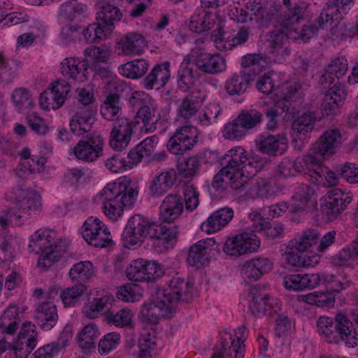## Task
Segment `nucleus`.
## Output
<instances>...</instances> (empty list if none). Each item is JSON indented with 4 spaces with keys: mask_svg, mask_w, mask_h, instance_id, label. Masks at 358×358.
<instances>
[{
    "mask_svg": "<svg viewBox=\"0 0 358 358\" xmlns=\"http://www.w3.org/2000/svg\"><path fill=\"white\" fill-rule=\"evenodd\" d=\"M316 122V113L313 110H308L299 115L292 123V134L294 138L296 144V138L300 140L298 149L301 150L303 145L302 139L313 131Z\"/></svg>",
    "mask_w": 358,
    "mask_h": 358,
    "instance_id": "obj_26",
    "label": "nucleus"
},
{
    "mask_svg": "<svg viewBox=\"0 0 358 358\" xmlns=\"http://www.w3.org/2000/svg\"><path fill=\"white\" fill-rule=\"evenodd\" d=\"M259 150L270 155L282 154L287 149L286 138L280 135L262 136L257 143Z\"/></svg>",
    "mask_w": 358,
    "mask_h": 358,
    "instance_id": "obj_39",
    "label": "nucleus"
},
{
    "mask_svg": "<svg viewBox=\"0 0 358 358\" xmlns=\"http://www.w3.org/2000/svg\"><path fill=\"white\" fill-rule=\"evenodd\" d=\"M322 161L321 158L317 157L315 153L313 152L312 148L310 153L297 157L295 160L292 161L295 176L296 174H305L314 178L315 176L314 171L317 169L316 167L319 166Z\"/></svg>",
    "mask_w": 358,
    "mask_h": 358,
    "instance_id": "obj_35",
    "label": "nucleus"
},
{
    "mask_svg": "<svg viewBox=\"0 0 358 358\" xmlns=\"http://www.w3.org/2000/svg\"><path fill=\"white\" fill-rule=\"evenodd\" d=\"M355 0H328L322 9L317 22L322 29L337 27L353 6Z\"/></svg>",
    "mask_w": 358,
    "mask_h": 358,
    "instance_id": "obj_11",
    "label": "nucleus"
},
{
    "mask_svg": "<svg viewBox=\"0 0 358 358\" xmlns=\"http://www.w3.org/2000/svg\"><path fill=\"white\" fill-rule=\"evenodd\" d=\"M327 275L323 273L291 274L283 278V285L287 289L301 291L324 285Z\"/></svg>",
    "mask_w": 358,
    "mask_h": 358,
    "instance_id": "obj_18",
    "label": "nucleus"
},
{
    "mask_svg": "<svg viewBox=\"0 0 358 358\" xmlns=\"http://www.w3.org/2000/svg\"><path fill=\"white\" fill-rule=\"evenodd\" d=\"M126 275L131 281H151L162 278L164 271L155 262L140 259L133 261L127 268Z\"/></svg>",
    "mask_w": 358,
    "mask_h": 358,
    "instance_id": "obj_13",
    "label": "nucleus"
},
{
    "mask_svg": "<svg viewBox=\"0 0 358 358\" xmlns=\"http://www.w3.org/2000/svg\"><path fill=\"white\" fill-rule=\"evenodd\" d=\"M177 235L176 227L167 228L141 215H134L124 228L122 239L125 246L129 247L141 245L145 238H157L167 248L176 242Z\"/></svg>",
    "mask_w": 358,
    "mask_h": 358,
    "instance_id": "obj_1",
    "label": "nucleus"
},
{
    "mask_svg": "<svg viewBox=\"0 0 358 358\" xmlns=\"http://www.w3.org/2000/svg\"><path fill=\"white\" fill-rule=\"evenodd\" d=\"M237 117L248 132L257 127L263 120L262 113L256 109L243 110Z\"/></svg>",
    "mask_w": 358,
    "mask_h": 358,
    "instance_id": "obj_60",
    "label": "nucleus"
},
{
    "mask_svg": "<svg viewBox=\"0 0 358 358\" xmlns=\"http://www.w3.org/2000/svg\"><path fill=\"white\" fill-rule=\"evenodd\" d=\"M94 268L91 262H80L73 266L70 269L69 275L72 281H77L79 283L85 282L94 275Z\"/></svg>",
    "mask_w": 358,
    "mask_h": 358,
    "instance_id": "obj_52",
    "label": "nucleus"
},
{
    "mask_svg": "<svg viewBox=\"0 0 358 358\" xmlns=\"http://www.w3.org/2000/svg\"><path fill=\"white\" fill-rule=\"evenodd\" d=\"M69 91L70 86L65 79L55 81L41 94L39 97L41 108L45 110H55L60 108L64 105Z\"/></svg>",
    "mask_w": 358,
    "mask_h": 358,
    "instance_id": "obj_12",
    "label": "nucleus"
},
{
    "mask_svg": "<svg viewBox=\"0 0 358 358\" xmlns=\"http://www.w3.org/2000/svg\"><path fill=\"white\" fill-rule=\"evenodd\" d=\"M118 45L124 55H139L146 47V41L142 34L129 32L120 38Z\"/></svg>",
    "mask_w": 358,
    "mask_h": 358,
    "instance_id": "obj_30",
    "label": "nucleus"
},
{
    "mask_svg": "<svg viewBox=\"0 0 358 358\" xmlns=\"http://www.w3.org/2000/svg\"><path fill=\"white\" fill-rule=\"evenodd\" d=\"M38 334L36 327L30 322L24 323L18 334L19 345L36 347L37 344Z\"/></svg>",
    "mask_w": 358,
    "mask_h": 358,
    "instance_id": "obj_59",
    "label": "nucleus"
},
{
    "mask_svg": "<svg viewBox=\"0 0 358 358\" xmlns=\"http://www.w3.org/2000/svg\"><path fill=\"white\" fill-rule=\"evenodd\" d=\"M20 317L18 308L15 306H9L0 317V333L13 335L19 329Z\"/></svg>",
    "mask_w": 358,
    "mask_h": 358,
    "instance_id": "obj_47",
    "label": "nucleus"
},
{
    "mask_svg": "<svg viewBox=\"0 0 358 358\" xmlns=\"http://www.w3.org/2000/svg\"><path fill=\"white\" fill-rule=\"evenodd\" d=\"M132 315L131 311L128 308L115 311L110 307L109 310L104 313L105 319L108 323L120 327L129 325L131 322Z\"/></svg>",
    "mask_w": 358,
    "mask_h": 358,
    "instance_id": "obj_56",
    "label": "nucleus"
},
{
    "mask_svg": "<svg viewBox=\"0 0 358 358\" xmlns=\"http://www.w3.org/2000/svg\"><path fill=\"white\" fill-rule=\"evenodd\" d=\"M35 320L43 330H50L58 320L56 306L50 302L41 303L36 308Z\"/></svg>",
    "mask_w": 358,
    "mask_h": 358,
    "instance_id": "obj_32",
    "label": "nucleus"
},
{
    "mask_svg": "<svg viewBox=\"0 0 358 358\" xmlns=\"http://www.w3.org/2000/svg\"><path fill=\"white\" fill-rule=\"evenodd\" d=\"M346 94L341 88H330L322 103V112L324 116L335 115L342 106Z\"/></svg>",
    "mask_w": 358,
    "mask_h": 358,
    "instance_id": "obj_34",
    "label": "nucleus"
},
{
    "mask_svg": "<svg viewBox=\"0 0 358 358\" xmlns=\"http://www.w3.org/2000/svg\"><path fill=\"white\" fill-rule=\"evenodd\" d=\"M198 132L192 125H185L176 129L167 143L168 150L173 155H182L190 150L196 143Z\"/></svg>",
    "mask_w": 358,
    "mask_h": 358,
    "instance_id": "obj_14",
    "label": "nucleus"
},
{
    "mask_svg": "<svg viewBox=\"0 0 358 358\" xmlns=\"http://www.w3.org/2000/svg\"><path fill=\"white\" fill-rule=\"evenodd\" d=\"M320 238V234L316 229H308L303 231L298 238L291 240L289 247L292 250L308 252L314 246H317Z\"/></svg>",
    "mask_w": 358,
    "mask_h": 358,
    "instance_id": "obj_42",
    "label": "nucleus"
},
{
    "mask_svg": "<svg viewBox=\"0 0 358 358\" xmlns=\"http://www.w3.org/2000/svg\"><path fill=\"white\" fill-rule=\"evenodd\" d=\"M227 169L234 173V177L241 181H246L261 171L266 160L259 155H251L243 147L237 146L229 150L225 155Z\"/></svg>",
    "mask_w": 358,
    "mask_h": 358,
    "instance_id": "obj_5",
    "label": "nucleus"
},
{
    "mask_svg": "<svg viewBox=\"0 0 358 358\" xmlns=\"http://www.w3.org/2000/svg\"><path fill=\"white\" fill-rule=\"evenodd\" d=\"M177 179V173L175 170L161 173L153 180L150 186V193L153 196H160L166 193L174 185Z\"/></svg>",
    "mask_w": 358,
    "mask_h": 358,
    "instance_id": "obj_46",
    "label": "nucleus"
},
{
    "mask_svg": "<svg viewBox=\"0 0 358 358\" xmlns=\"http://www.w3.org/2000/svg\"><path fill=\"white\" fill-rule=\"evenodd\" d=\"M304 96L305 93L301 85L294 83L289 86L286 94L276 101L277 107H279L282 112L294 114L302 104Z\"/></svg>",
    "mask_w": 358,
    "mask_h": 358,
    "instance_id": "obj_22",
    "label": "nucleus"
},
{
    "mask_svg": "<svg viewBox=\"0 0 358 358\" xmlns=\"http://www.w3.org/2000/svg\"><path fill=\"white\" fill-rule=\"evenodd\" d=\"M100 112L103 118L112 120L120 116L122 113V104L120 97L116 93H111L106 96L104 102L101 106Z\"/></svg>",
    "mask_w": 358,
    "mask_h": 358,
    "instance_id": "obj_51",
    "label": "nucleus"
},
{
    "mask_svg": "<svg viewBox=\"0 0 358 358\" xmlns=\"http://www.w3.org/2000/svg\"><path fill=\"white\" fill-rule=\"evenodd\" d=\"M86 290V287L83 283H78L62 290L60 293L62 299L65 306H73Z\"/></svg>",
    "mask_w": 358,
    "mask_h": 358,
    "instance_id": "obj_64",
    "label": "nucleus"
},
{
    "mask_svg": "<svg viewBox=\"0 0 358 358\" xmlns=\"http://www.w3.org/2000/svg\"><path fill=\"white\" fill-rule=\"evenodd\" d=\"M247 184L248 186L244 190L245 191V194L252 199L256 197L271 198L274 196L278 190L275 180L273 177H258L252 185L248 182Z\"/></svg>",
    "mask_w": 358,
    "mask_h": 358,
    "instance_id": "obj_24",
    "label": "nucleus"
},
{
    "mask_svg": "<svg viewBox=\"0 0 358 358\" xmlns=\"http://www.w3.org/2000/svg\"><path fill=\"white\" fill-rule=\"evenodd\" d=\"M138 193L137 187L131 185V180L127 177L107 184L100 192L105 215L110 220H117L122 215L124 207L133 206Z\"/></svg>",
    "mask_w": 358,
    "mask_h": 358,
    "instance_id": "obj_2",
    "label": "nucleus"
},
{
    "mask_svg": "<svg viewBox=\"0 0 358 358\" xmlns=\"http://www.w3.org/2000/svg\"><path fill=\"white\" fill-rule=\"evenodd\" d=\"M101 334L98 326L90 322L85 325L77 336L79 346L84 350H90L95 347L96 340Z\"/></svg>",
    "mask_w": 358,
    "mask_h": 358,
    "instance_id": "obj_50",
    "label": "nucleus"
},
{
    "mask_svg": "<svg viewBox=\"0 0 358 358\" xmlns=\"http://www.w3.org/2000/svg\"><path fill=\"white\" fill-rule=\"evenodd\" d=\"M111 301L113 299L109 296L88 299L83 308V313L89 319L98 318L109 310Z\"/></svg>",
    "mask_w": 358,
    "mask_h": 358,
    "instance_id": "obj_41",
    "label": "nucleus"
},
{
    "mask_svg": "<svg viewBox=\"0 0 358 358\" xmlns=\"http://www.w3.org/2000/svg\"><path fill=\"white\" fill-rule=\"evenodd\" d=\"M183 211V201L177 194H170L163 200L159 207V218L164 222H172Z\"/></svg>",
    "mask_w": 358,
    "mask_h": 358,
    "instance_id": "obj_25",
    "label": "nucleus"
},
{
    "mask_svg": "<svg viewBox=\"0 0 358 358\" xmlns=\"http://www.w3.org/2000/svg\"><path fill=\"white\" fill-rule=\"evenodd\" d=\"M62 76L69 80L84 83L88 78L89 62L76 58H66L60 64Z\"/></svg>",
    "mask_w": 358,
    "mask_h": 358,
    "instance_id": "obj_21",
    "label": "nucleus"
},
{
    "mask_svg": "<svg viewBox=\"0 0 358 358\" xmlns=\"http://www.w3.org/2000/svg\"><path fill=\"white\" fill-rule=\"evenodd\" d=\"M213 239L200 241L192 245L189 249L187 262L189 265L200 268L208 262L207 248L213 245Z\"/></svg>",
    "mask_w": 358,
    "mask_h": 358,
    "instance_id": "obj_37",
    "label": "nucleus"
},
{
    "mask_svg": "<svg viewBox=\"0 0 358 358\" xmlns=\"http://www.w3.org/2000/svg\"><path fill=\"white\" fill-rule=\"evenodd\" d=\"M196 68L203 73L215 74L225 70L224 58L220 54L201 52L195 58Z\"/></svg>",
    "mask_w": 358,
    "mask_h": 358,
    "instance_id": "obj_28",
    "label": "nucleus"
},
{
    "mask_svg": "<svg viewBox=\"0 0 358 358\" xmlns=\"http://www.w3.org/2000/svg\"><path fill=\"white\" fill-rule=\"evenodd\" d=\"M48 237L38 230L31 236V243L29 245L31 251L36 253L41 252L38 260V266L43 268H48L53 263L57 262L59 257L66 250L69 245L66 239H58L54 243L47 246V243H50Z\"/></svg>",
    "mask_w": 358,
    "mask_h": 358,
    "instance_id": "obj_7",
    "label": "nucleus"
},
{
    "mask_svg": "<svg viewBox=\"0 0 358 358\" xmlns=\"http://www.w3.org/2000/svg\"><path fill=\"white\" fill-rule=\"evenodd\" d=\"M289 250L286 252L285 259L289 265L293 267H309L314 266L320 262V257L317 254L310 255L304 251L300 252L292 250L291 247Z\"/></svg>",
    "mask_w": 358,
    "mask_h": 358,
    "instance_id": "obj_43",
    "label": "nucleus"
},
{
    "mask_svg": "<svg viewBox=\"0 0 358 358\" xmlns=\"http://www.w3.org/2000/svg\"><path fill=\"white\" fill-rule=\"evenodd\" d=\"M103 144L101 135L92 134L87 140L79 141L73 148V153L78 159L94 162L102 155Z\"/></svg>",
    "mask_w": 358,
    "mask_h": 358,
    "instance_id": "obj_16",
    "label": "nucleus"
},
{
    "mask_svg": "<svg viewBox=\"0 0 358 358\" xmlns=\"http://www.w3.org/2000/svg\"><path fill=\"white\" fill-rule=\"evenodd\" d=\"M272 268L273 263L268 259L257 258L246 262L242 267L241 274L245 280H257Z\"/></svg>",
    "mask_w": 358,
    "mask_h": 358,
    "instance_id": "obj_29",
    "label": "nucleus"
},
{
    "mask_svg": "<svg viewBox=\"0 0 358 358\" xmlns=\"http://www.w3.org/2000/svg\"><path fill=\"white\" fill-rule=\"evenodd\" d=\"M244 6L252 13L259 27L283 28L282 5L266 0H242Z\"/></svg>",
    "mask_w": 358,
    "mask_h": 358,
    "instance_id": "obj_6",
    "label": "nucleus"
},
{
    "mask_svg": "<svg viewBox=\"0 0 358 358\" xmlns=\"http://www.w3.org/2000/svg\"><path fill=\"white\" fill-rule=\"evenodd\" d=\"M224 183H229L233 189L243 192L248 186L246 181H241L234 177V173L224 166L218 173H217L213 180L212 186L218 189L222 187Z\"/></svg>",
    "mask_w": 358,
    "mask_h": 358,
    "instance_id": "obj_49",
    "label": "nucleus"
},
{
    "mask_svg": "<svg viewBox=\"0 0 358 358\" xmlns=\"http://www.w3.org/2000/svg\"><path fill=\"white\" fill-rule=\"evenodd\" d=\"M148 66V63L145 59H135L122 64L120 68V72L129 78H139L145 75Z\"/></svg>",
    "mask_w": 358,
    "mask_h": 358,
    "instance_id": "obj_53",
    "label": "nucleus"
},
{
    "mask_svg": "<svg viewBox=\"0 0 358 358\" xmlns=\"http://www.w3.org/2000/svg\"><path fill=\"white\" fill-rule=\"evenodd\" d=\"M99 10L96 13V20L99 26H102L105 29L111 33L113 29L114 23L119 22L122 14L120 9L113 4H108L99 7Z\"/></svg>",
    "mask_w": 358,
    "mask_h": 358,
    "instance_id": "obj_40",
    "label": "nucleus"
},
{
    "mask_svg": "<svg viewBox=\"0 0 358 358\" xmlns=\"http://www.w3.org/2000/svg\"><path fill=\"white\" fill-rule=\"evenodd\" d=\"M263 58V56L257 54H248L243 57L242 61L243 69L238 73L248 88L252 82L258 78L256 64L259 63Z\"/></svg>",
    "mask_w": 358,
    "mask_h": 358,
    "instance_id": "obj_44",
    "label": "nucleus"
},
{
    "mask_svg": "<svg viewBox=\"0 0 358 358\" xmlns=\"http://www.w3.org/2000/svg\"><path fill=\"white\" fill-rule=\"evenodd\" d=\"M138 122H141L143 126L142 131L146 133L154 132L159 124L162 123V116L158 113L156 107L145 106L138 109L136 113Z\"/></svg>",
    "mask_w": 358,
    "mask_h": 358,
    "instance_id": "obj_38",
    "label": "nucleus"
},
{
    "mask_svg": "<svg viewBox=\"0 0 358 358\" xmlns=\"http://www.w3.org/2000/svg\"><path fill=\"white\" fill-rule=\"evenodd\" d=\"M342 136L339 129H329L313 144V152L322 160L335 153V149L341 143Z\"/></svg>",
    "mask_w": 358,
    "mask_h": 358,
    "instance_id": "obj_19",
    "label": "nucleus"
},
{
    "mask_svg": "<svg viewBox=\"0 0 358 358\" xmlns=\"http://www.w3.org/2000/svg\"><path fill=\"white\" fill-rule=\"evenodd\" d=\"M167 282L168 287L165 289L156 287L155 290L159 294V298H164L168 304L174 307L175 310L178 301H189L192 299L194 287L184 278L176 276Z\"/></svg>",
    "mask_w": 358,
    "mask_h": 358,
    "instance_id": "obj_9",
    "label": "nucleus"
},
{
    "mask_svg": "<svg viewBox=\"0 0 358 358\" xmlns=\"http://www.w3.org/2000/svg\"><path fill=\"white\" fill-rule=\"evenodd\" d=\"M189 29L195 33L203 34L206 41L217 43L224 39V32L220 24V20L215 13L199 9L192 16L189 23Z\"/></svg>",
    "mask_w": 358,
    "mask_h": 358,
    "instance_id": "obj_8",
    "label": "nucleus"
},
{
    "mask_svg": "<svg viewBox=\"0 0 358 358\" xmlns=\"http://www.w3.org/2000/svg\"><path fill=\"white\" fill-rule=\"evenodd\" d=\"M16 205L22 212L31 214L42 207L41 196L32 189L19 186L15 190Z\"/></svg>",
    "mask_w": 358,
    "mask_h": 358,
    "instance_id": "obj_23",
    "label": "nucleus"
},
{
    "mask_svg": "<svg viewBox=\"0 0 358 358\" xmlns=\"http://www.w3.org/2000/svg\"><path fill=\"white\" fill-rule=\"evenodd\" d=\"M200 159L196 156L189 157L178 164V175L181 178L191 180L198 175L200 171Z\"/></svg>",
    "mask_w": 358,
    "mask_h": 358,
    "instance_id": "obj_57",
    "label": "nucleus"
},
{
    "mask_svg": "<svg viewBox=\"0 0 358 358\" xmlns=\"http://www.w3.org/2000/svg\"><path fill=\"white\" fill-rule=\"evenodd\" d=\"M170 75V64L169 62L157 64L145 78L144 86L147 90H159L165 86Z\"/></svg>",
    "mask_w": 358,
    "mask_h": 358,
    "instance_id": "obj_31",
    "label": "nucleus"
},
{
    "mask_svg": "<svg viewBox=\"0 0 358 358\" xmlns=\"http://www.w3.org/2000/svg\"><path fill=\"white\" fill-rule=\"evenodd\" d=\"M108 30L105 29L102 26H99V23H93L89 24L83 31V35L88 43H98L101 40L106 38L108 35Z\"/></svg>",
    "mask_w": 358,
    "mask_h": 358,
    "instance_id": "obj_63",
    "label": "nucleus"
},
{
    "mask_svg": "<svg viewBox=\"0 0 358 358\" xmlns=\"http://www.w3.org/2000/svg\"><path fill=\"white\" fill-rule=\"evenodd\" d=\"M134 133L132 121L126 117L117 118L113 123L109 136L112 149L121 151L129 144Z\"/></svg>",
    "mask_w": 358,
    "mask_h": 358,
    "instance_id": "obj_15",
    "label": "nucleus"
},
{
    "mask_svg": "<svg viewBox=\"0 0 358 358\" xmlns=\"http://www.w3.org/2000/svg\"><path fill=\"white\" fill-rule=\"evenodd\" d=\"M250 218L252 223V232L244 231L233 238H228L223 247L224 252L231 256H239L257 250L260 246V240L254 233L264 231L268 221L259 213H252Z\"/></svg>",
    "mask_w": 358,
    "mask_h": 358,
    "instance_id": "obj_4",
    "label": "nucleus"
},
{
    "mask_svg": "<svg viewBox=\"0 0 358 358\" xmlns=\"http://www.w3.org/2000/svg\"><path fill=\"white\" fill-rule=\"evenodd\" d=\"M317 331L329 343L344 342L348 348L355 347L358 341V332L346 313H337L334 318L321 316L317 321Z\"/></svg>",
    "mask_w": 358,
    "mask_h": 358,
    "instance_id": "obj_3",
    "label": "nucleus"
},
{
    "mask_svg": "<svg viewBox=\"0 0 358 358\" xmlns=\"http://www.w3.org/2000/svg\"><path fill=\"white\" fill-rule=\"evenodd\" d=\"M241 122L236 117L232 121L227 122L222 130V136L225 139L241 140L248 134Z\"/></svg>",
    "mask_w": 358,
    "mask_h": 358,
    "instance_id": "obj_58",
    "label": "nucleus"
},
{
    "mask_svg": "<svg viewBox=\"0 0 358 358\" xmlns=\"http://www.w3.org/2000/svg\"><path fill=\"white\" fill-rule=\"evenodd\" d=\"M95 113L90 107L78 108L70 120V129L76 135H82L91 130Z\"/></svg>",
    "mask_w": 358,
    "mask_h": 358,
    "instance_id": "obj_27",
    "label": "nucleus"
},
{
    "mask_svg": "<svg viewBox=\"0 0 358 358\" xmlns=\"http://www.w3.org/2000/svg\"><path fill=\"white\" fill-rule=\"evenodd\" d=\"M174 311V307L168 304L164 298H159V294L155 290L152 302L144 305L141 314L143 322L156 324L162 317H171Z\"/></svg>",
    "mask_w": 358,
    "mask_h": 358,
    "instance_id": "obj_17",
    "label": "nucleus"
},
{
    "mask_svg": "<svg viewBox=\"0 0 358 358\" xmlns=\"http://www.w3.org/2000/svg\"><path fill=\"white\" fill-rule=\"evenodd\" d=\"M289 38L293 39L292 31L290 29L277 28L271 32L270 46L271 52L275 59L279 62L285 60L291 53V50L287 45Z\"/></svg>",
    "mask_w": 358,
    "mask_h": 358,
    "instance_id": "obj_20",
    "label": "nucleus"
},
{
    "mask_svg": "<svg viewBox=\"0 0 358 358\" xmlns=\"http://www.w3.org/2000/svg\"><path fill=\"white\" fill-rule=\"evenodd\" d=\"M251 294L252 296L249 308L254 316L257 317L262 314H265L268 309L272 308L271 303L268 302L269 299L268 294L263 295L257 293L256 287H253L251 289Z\"/></svg>",
    "mask_w": 358,
    "mask_h": 358,
    "instance_id": "obj_55",
    "label": "nucleus"
},
{
    "mask_svg": "<svg viewBox=\"0 0 358 358\" xmlns=\"http://www.w3.org/2000/svg\"><path fill=\"white\" fill-rule=\"evenodd\" d=\"M358 257V241L355 240L343 248L333 258V263L336 266H348L351 262Z\"/></svg>",
    "mask_w": 358,
    "mask_h": 358,
    "instance_id": "obj_54",
    "label": "nucleus"
},
{
    "mask_svg": "<svg viewBox=\"0 0 358 358\" xmlns=\"http://www.w3.org/2000/svg\"><path fill=\"white\" fill-rule=\"evenodd\" d=\"M194 63L189 59H185L180 64L178 71V88L186 92L193 87L199 77V73Z\"/></svg>",
    "mask_w": 358,
    "mask_h": 358,
    "instance_id": "obj_33",
    "label": "nucleus"
},
{
    "mask_svg": "<svg viewBox=\"0 0 358 358\" xmlns=\"http://www.w3.org/2000/svg\"><path fill=\"white\" fill-rule=\"evenodd\" d=\"M352 194L339 189L334 190L320 204V213L325 222L336 220L352 201Z\"/></svg>",
    "mask_w": 358,
    "mask_h": 358,
    "instance_id": "obj_10",
    "label": "nucleus"
},
{
    "mask_svg": "<svg viewBox=\"0 0 358 358\" xmlns=\"http://www.w3.org/2000/svg\"><path fill=\"white\" fill-rule=\"evenodd\" d=\"M203 101L200 91L190 92L185 96L179 107V115L186 120H189L199 111Z\"/></svg>",
    "mask_w": 358,
    "mask_h": 358,
    "instance_id": "obj_45",
    "label": "nucleus"
},
{
    "mask_svg": "<svg viewBox=\"0 0 358 358\" xmlns=\"http://www.w3.org/2000/svg\"><path fill=\"white\" fill-rule=\"evenodd\" d=\"M86 6L78 3L77 0H70L61 6L59 15L66 20H73L83 15Z\"/></svg>",
    "mask_w": 358,
    "mask_h": 358,
    "instance_id": "obj_61",
    "label": "nucleus"
},
{
    "mask_svg": "<svg viewBox=\"0 0 358 358\" xmlns=\"http://www.w3.org/2000/svg\"><path fill=\"white\" fill-rule=\"evenodd\" d=\"M322 161L321 158L317 157L315 153L313 152L312 148L310 153L297 157L295 160L292 161L295 176L296 174H305L314 178L315 176L314 171L317 169L316 167L319 166Z\"/></svg>",
    "mask_w": 358,
    "mask_h": 358,
    "instance_id": "obj_36",
    "label": "nucleus"
},
{
    "mask_svg": "<svg viewBox=\"0 0 358 358\" xmlns=\"http://www.w3.org/2000/svg\"><path fill=\"white\" fill-rule=\"evenodd\" d=\"M13 105L19 111L25 110L32 105L31 94L24 87L15 89L11 94Z\"/></svg>",
    "mask_w": 358,
    "mask_h": 358,
    "instance_id": "obj_62",
    "label": "nucleus"
},
{
    "mask_svg": "<svg viewBox=\"0 0 358 358\" xmlns=\"http://www.w3.org/2000/svg\"><path fill=\"white\" fill-rule=\"evenodd\" d=\"M308 3L305 1H299L294 6L282 13V22L284 27L287 29L296 26L303 20L307 14Z\"/></svg>",
    "mask_w": 358,
    "mask_h": 358,
    "instance_id": "obj_48",
    "label": "nucleus"
}]
</instances>
